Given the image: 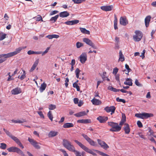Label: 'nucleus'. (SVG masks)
Here are the masks:
<instances>
[{"label":"nucleus","instance_id":"49530a36","mask_svg":"<svg viewBox=\"0 0 156 156\" xmlns=\"http://www.w3.org/2000/svg\"><path fill=\"white\" fill-rule=\"evenodd\" d=\"M73 86L74 87L76 88V89L77 91H80V87H79V86L77 85V84H76L75 83H73Z\"/></svg>","mask_w":156,"mask_h":156},{"label":"nucleus","instance_id":"423d86ee","mask_svg":"<svg viewBox=\"0 0 156 156\" xmlns=\"http://www.w3.org/2000/svg\"><path fill=\"white\" fill-rule=\"evenodd\" d=\"M153 115L152 113H136L135 114V116L137 118L142 119H146L149 117H153Z\"/></svg>","mask_w":156,"mask_h":156},{"label":"nucleus","instance_id":"bf43d9fd","mask_svg":"<svg viewBox=\"0 0 156 156\" xmlns=\"http://www.w3.org/2000/svg\"><path fill=\"white\" fill-rule=\"evenodd\" d=\"M138 135H139L140 137L141 138L143 139H146L144 135L142 134V133H141V132L138 133Z\"/></svg>","mask_w":156,"mask_h":156},{"label":"nucleus","instance_id":"69168bd1","mask_svg":"<svg viewBox=\"0 0 156 156\" xmlns=\"http://www.w3.org/2000/svg\"><path fill=\"white\" fill-rule=\"evenodd\" d=\"M145 52V50H144L143 51V52L141 53V55H140V56L142 58H143L144 57V54Z\"/></svg>","mask_w":156,"mask_h":156},{"label":"nucleus","instance_id":"2f4dec72","mask_svg":"<svg viewBox=\"0 0 156 156\" xmlns=\"http://www.w3.org/2000/svg\"><path fill=\"white\" fill-rule=\"evenodd\" d=\"M42 52L41 51H34L31 50H29L28 51L27 54L28 55H30L32 54H41Z\"/></svg>","mask_w":156,"mask_h":156},{"label":"nucleus","instance_id":"e2e57ef3","mask_svg":"<svg viewBox=\"0 0 156 156\" xmlns=\"http://www.w3.org/2000/svg\"><path fill=\"white\" fill-rule=\"evenodd\" d=\"M135 83L136 85L138 86H141V84L138 81V80L137 79H136L135 80Z\"/></svg>","mask_w":156,"mask_h":156},{"label":"nucleus","instance_id":"9d476101","mask_svg":"<svg viewBox=\"0 0 156 156\" xmlns=\"http://www.w3.org/2000/svg\"><path fill=\"white\" fill-rule=\"evenodd\" d=\"M82 136L89 143L90 145L93 146H95L96 145V143L91 139L87 135L84 134H82Z\"/></svg>","mask_w":156,"mask_h":156},{"label":"nucleus","instance_id":"680f3d73","mask_svg":"<svg viewBox=\"0 0 156 156\" xmlns=\"http://www.w3.org/2000/svg\"><path fill=\"white\" fill-rule=\"evenodd\" d=\"M64 23L67 25H72V20L66 21Z\"/></svg>","mask_w":156,"mask_h":156},{"label":"nucleus","instance_id":"13d9d810","mask_svg":"<svg viewBox=\"0 0 156 156\" xmlns=\"http://www.w3.org/2000/svg\"><path fill=\"white\" fill-rule=\"evenodd\" d=\"M79 22V21L77 20H72V25L77 24Z\"/></svg>","mask_w":156,"mask_h":156},{"label":"nucleus","instance_id":"6e6552de","mask_svg":"<svg viewBox=\"0 0 156 156\" xmlns=\"http://www.w3.org/2000/svg\"><path fill=\"white\" fill-rule=\"evenodd\" d=\"M83 41L91 47L94 49H97V47L95 46L94 44L93 43L92 41L89 38H84L83 39Z\"/></svg>","mask_w":156,"mask_h":156},{"label":"nucleus","instance_id":"f257e3e1","mask_svg":"<svg viewBox=\"0 0 156 156\" xmlns=\"http://www.w3.org/2000/svg\"><path fill=\"white\" fill-rule=\"evenodd\" d=\"M62 145L69 151L73 152L76 156H83L85 152H82L81 153L80 152L76 150L75 147L71 143L66 139H63L62 141Z\"/></svg>","mask_w":156,"mask_h":156},{"label":"nucleus","instance_id":"5fc2aeb1","mask_svg":"<svg viewBox=\"0 0 156 156\" xmlns=\"http://www.w3.org/2000/svg\"><path fill=\"white\" fill-rule=\"evenodd\" d=\"M137 125L138 127L139 128H142L143 126L142 124L139 120L137 121Z\"/></svg>","mask_w":156,"mask_h":156},{"label":"nucleus","instance_id":"dca6fc26","mask_svg":"<svg viewBox=\"0 0 156 156\" xmlns=\"http://www.w3.org/2000/svg\"><path fill=\"white\" fill-rule=\"evenodd\" d=\"M21 89L20 88L16 87L11 91V93L12 94L16 95L21 93Z\"/></svg>","mask_w":156,"mask_h":156},{"label":"nucleus","instance_id":"5701e85b","mask_svg":"<svg viewBox=\"0 0 156 156\" xmlns=\"http://www.w3.org/2000/svg\"><path fill=\"white\" fill-rule=\"evenodd\" d=\"M69 15V13L67 11H64L60 12L59 14V16L62 18L66 17Z\"/></svg>","mask_w":156,"mask_h":156},{"label":"nucleus","instance_id":"4d7b16f0","mask_svg":"<svg viewBox=\"0 0 156 156\" xmlns=\"http://www.w3.org/2000/svg\"><path fill=\"white\" fill-rule=\"evenodd\" d=\"M26 122V121L25 119H22L21 120H20L19 119L17 120V123H23V122Z\"/></svg>","mask_w":156,"mask_h":156},{"label":"nucleus","instance_id":"4be33fe9","mask_svg":"<svg viewBox=\"0 0 156 156\" xmlns=\"http://www.w3.org/2000/svg\"><path fill=\"white\" fill-rule=\"evenodd\" d=\"M39 62V59H37L36 60V61H35L34 64H33V66H32V67L31 68L30 70V72H32L33 70H34L36 67H37V65H38V63Z\"/></svg>","mask_w":156,"mask_h":156},{"label":"nucleus","instance_id":"7c9ffc66","mask_svg":"<svg viewBox=\"0 0 156 156\" xmlns=\"http://www.w3.org/2000/svg\"><path fill=\"white\" fill-rule=\"evenodd\" d=\"M46 37L50 39L53 38H57L58 37V35L56 34L49 35L47 36Z\"/></svg>","mask_w":156,"mask_h":156},{"label":"nucleus","instance_id":"864d4df0","mask_svg":"<svg viewBox=\"0 0 156 156\" xmlns=\"http://www.w3.org/2000/svg\"><path fill=\"white\" fill-rule=\"evenodd\" d=\"M125 68H126V69L128 70L127 74H128V75L129 72L131 71V70L129 68V66H128V65L126 64H125Z\"/></svg>","mask_w":156,"mask_h":156},{"label":"nucleus","instance_id":"603ef678","mask_svg":"<svg viewBox=\"0 0 156 156\" xmlns=\"http://www.w3.org/2000/svg\"><path fill=\"white\" fill-rule=\"evenodd\" d=\"M60 151L62 152L64 156H69L66 151L64 150L61 149H60Z\"/></svg>","mask_w":156,"mask_h":156},{"label":"nucleus","instance_id":"37998d69","mask_svg":"<svg viewBox=\"0 0 156 156\" xmlns=\"http://www.w3.org/2000/svg\"><path fill=\"white\" fill-rule=\"evenodd\" d=\"M5 133L10 138L11 137V136H12V135L9 132V131L6 130L5 128H3V129Z\"/></svg>","mask_w":156,"mask_h":156},{"label":"nucleus","instance_id":"c9c22d12","mask_svg":"<svg viewBox=\"0 0 156 156\" xmlns=\"http://www.w3.org/2000/svg\"><path fill=\"white\" fill-rule=\"evenodd\" d=\"M58 17V15H57L55 16L51 17L50 20V21H51L52 23L55 22L56 20Z\"/></svg>","mask_w":156,"mask_h":156},{"label":"nucleus","instance_id":"338daca9","mask_svg":"<svg viewBox=\"0 0 156 156\" xmlns=\"http://www.w3.org/2000/svg\"><path fill=\"white\" fill-rule=\"evenodd\" d=\"M73 101L75 104H77L78 103L79 99L77 98H74Z\"/></svg>","mask_w":156,"mask_h":156},{"label":"nucleus","instance_id":"72a5a7b5","mask_svg":"<svg viewBox=\"0 0 156 156\" xmlns=\"http://www.w3.org/2000/svg\"><path fill=\"white\" fill-rule=\"evenodd\" d=\"M15 142L22 149H23L24 148V146L22 145V143L20 141V140L18 138L16 139V140L15 141Z\"/></svg>","mask_w":156,"mask_h":156},{"label":"nucleus","instance_id":"39448f33","mask_svg":"<svg viewBox=\"0 0 156 156\" xmlns=\"http://www.w3.org/2000/svg\"><path fill=\"white\" fill-rule=\"evenodd\" d=\"M7 150L10 152H16L22 156H25L23 152L19 148L15 147H12L7 149Z\"/></svg>","mask_w":156,"mask_h":156},{"label":"nucleus","instance_id":"ddd939ff","mask_svg":"<svg viewBox=\"0 0 156 156\" xmlns=\"http://www.w3.org/2000/svg\"><path fill=\"white\" fill-rule=\"evenodd\" d=\"M80 62L84 64L87 60V55L85 53H83L80 56Z\"/></svg>","mask_w":156,"mask_h":156},{"label":"nucleus","instance_id":"58836bf2","mask_svg":"<svg viewBox=\"0 0 156 156\" xmlns=\"http://www.w3.org/2000/svg\"><path fill=\"white\" fill-rule=\"evenodd\" d=\"M47 115L49 119L52 121L53 120V117L52 115L51 112V111H49L48 112Z\"/></svg>","mask_w":156,"mask_h":156},{"label":"nucleus","instance_id":"1a4fd4ad","mask_svg":"<svg viewBox=\"0 0 156 156\" xmlns=\"http://www.w3.org/2000/svg\"><path fill=\"white\" fill-rule=\"evenodd\" d=\"M26 48V46L20 47L16 48L15 51L8 53L9 57L16 55L19 53L22 49H23Z\"/></svg>","mask_w":156,"mask_h":156},{"label":"nucleus","instance_id":"6e6d98bb","mask_svg":"<svg viewBox=\"0 0 156 156\" xmlns=\"http://www.w3.org/2000/svg\"><path fill=\"white\" fill-rule=\"evenodd\" d=\"M37 113L38 114V115H40V117L43 119L44 118V116L43 115V114L42 113V112L41 111L40 112H38Z\"/></svg>","mask_w":156,"mask_h":156},{"label":"nucleus","instance_id":"e433bc0d","mask_svg":"<svg viewBox=\"0 0 156 156\" xmlns=\"http://www.w3.org/2000/svg\"><path fill=\"white\" fill-rule=\"evenodd\" d=\"M33 18L37 21H40V20H41L42 21H43L42 17L40 15H38L37 16Z\"/></svg>","mask_w":156,"mask_h":156},{"label":"nucleus","instance_id":"412c9836","mask_svg":"<svg viewBox=\"0 0 156 156\" xmlns=\"http://www.w3.org/2000/svg\"><path fill=\"white\" fill-rule=\"evenodd\" d=\"M151 18V16H146L145 19V24L147 27H148L149 26Z\"/></svg>","mask_w":156,"mask_h":156},{"label":"nucleus","instance_id":"cd10ccee","mask_svg":"<svg viewBox=\"0 0 156 156\" xmlns=\"http://www.w3.org/2000/svg\"><path fill=\"white\" fill-rule=\"evenodd\" d=\"M58 134V132L51 131L48 133V136L49 137H54L57 135Z\"/></svg>","mask_w":156,"mask_h":156},{"label":"nucleus","instance_id":"393cba45","mask_svg":"<svg viewBox=\"0 0 156 156\" xmlns=\"http://www.w3.org/2000/svg\"><path fill=\"white\" fill-rule=\"evenodd\" d=\"M74 126V124L71 123H66L64 124L63 127L65 128H69Z\"/></svg>","mask_w":156,"mask_h":156},{"label":"nucleus","instance_id":"9b49d317","mask_svg":"<svg viewBox=\"0 0 156 156\" xmlns=\"http://www.w3.org/2000/svg\"><path fill=\"white\" fill-rule=\"evenodd\" d=\"M115 107L113 106L110 107L106 106L104 108V110L107 113H109L111 112V115H112L115 112Z\"/></svg>","mask_w":156,"mask_h":156},{"label":"nucleus","instance_id":"6ab92c4d","mask_svg":"<svg viewBox=\"0 0 156 156\" xmlns=\"http://www.w3.org/2000/svg\"><path fill=\"white\" fill-rule=\"evenodd\" d=\"M93 104L96 105H101L102 102L101 101L96 98H94L91 101Z\"/></svg>","mask_w":156,"mask_h":156},{"label":"nucleus","instance_id":"8fccbe9b","mask_svg":"<svg viewBox=\"0 0 156 156\" xmlns=\"http://www.w3.org/2000/svg\"><path fill=\"white\" fill-rule=\"evenodd\" d=\"M83 46V44L81 42H77L76 43V46L77 48H79Z\"/></svg>","mask_w":156,"mask_h":156},{"label":"nucleus","instance_id":"473e14b6","mask_svg":"<svg viewBox=\"0 0 156 156\" xmlns=\"http://www.w3.org/2000/svg\"><path fill=\"white\" fill-rule=\"evenodd\" d=\"M119 60L121 61L122 62H123L124 60V57L122 54V51H120L119 52Z\"/></svg>","mask_w":156,"mask_h":156},{"label":"nucleus","instance_id":"2eb2a0df","mask_svg":"<svg viewBox=\"0 0 156 156\" xmlns=\"http://www.w3.org/2000/svg\"><path fill=\"white\" fill-rule=\"evenodd\" d=\"M113 8L112 5L103 6L101 7V9L105 11H109L112 10Z\"/></svg>","mask_w":156,"mask_h":156},{"label":"nucleus","instance_id":"79ce46f5","mask_svg":"<svg viewBox=\"0 0 156 156\" xmlns=\"http://www.w3.org/2000/svg\"><path fill=\"white\" fill-rule=\"evenodd\" d=\"M0 148L2 149L5 150L6 148V144L5 143H1L0 144Z\"/></svg>","mask_w":156,"mask_h":156},{"label":"nucleus","instance_id":"0e129e2a","mask_svg":"<svg viewBox=\"0 0 156 156\" xmlns=\"http://www.w3.org/2000/svg\"><path fill=\"white\" fill-rule=\"evenodd\" d=\"M115 78L116 80L118 81V82L119 83V84H120V81L119 80V74H117L115 75Z\"/></svg>","mask_w":156,"mask_h":156},{"label":"nucleus","instance_id":"0eeeda50","mask_svg":"<svg viewBox=\"0 0 156 156\" xmlns=\"http://www.w3.org/2000/svg\"><path fill=\"white\" fill-rule=\"evenodd\" d=\"M28 140L36 149H39L41 148V146L39 145L41 144L40 143L37 142L33 139L30 138L29 137L28 138Z\"/></svg>","mask_w":156,"mask_h":156},{"label":"nucleus","instance_id":"f3484780","mask_svg":"<svg viewBox=\"0 0 156 156\" xmlns=\"http://www.w3.org/2000/svg\"><path fill=\"white\" fill-rule=\"evenodd\" d=\"M120 24L123 26H126L128 23L127 20L126 18L121 17L120 19Z\"/></svg>","mask_w":156,"mask_h":156},{"label":"nucleus","instance_id":"3c124183","mask_svg":"<svg viewBox=\"0 0 156 156\" xmlns=\"http://www.w3.org/2000/svg\"><path fill=\"white\" fill-rule=\"evenodd\" d=\"M116 100L117 101L122 102L124 103H125L126 102L125 100L124 99H120L119 98H116Z\"/></svg>","mask_w":156,"mask_h":156},{"label":"nucleus","instance_id":"b1692460","mask_svg":"<svg viewBox=\"0 0 156 156\" xmlns=\"http://www.w3.org/2000/svg\"><path fill=\"white\" fill-rule=\"evenodd\" d=\"M91 122V121L90 119H80L78 120L77 121L78 123H90Z\"/></svg>","mask_w":156,"mask_h":156},{"label":"nucleus","instance_id":"f704fd0d","mask_svg":"<svg viewBox=\"0 0 156 156\" xmlns=\"http://www.w3.org/2000/svg\"><path fill=\"white\" fill-rule=\"evenodd\" d=\"M108 90L114 92H117L119 91V89H117L115 88H114L111 86H109L108 87Z\"/></svg>","mask_w":156,"mask_h":156},{"label":"nucleus","instance_id":"aec40b11","mask_svg":"<svg viewBox=\"0 0 156 156\" xmlns=\"http://www.w3.org/2000/svg\"><path fill=\"white\" fill-rule=\"evenodd\" d=\"M126 118L125 114H122V118L120 122L119 126H122L123 124H124V123L126 122Z\"/></svg>","mask_w":156,"mask_h":156},{"label":"nucleus","instance_id":"20e7f679","mask_svg":"<svg viewBox=\"0 0 156 156\" xmlns=\"http://www.w3.org/2000/svg\"><path fill=\"white\" fill-rule=\"evenodd\" d=\"M135 34L133 36V39L136 42H138L141 40L143 37L142 33L139 30H136L135 32Z\"/></svg>","mask_w":156,"mask_h":156},{"label":"nucleus","instance_id":"ea45409f","mask_svg":"<svg viewBox=\"0 0 156 156\" xmlns=\"http://www.w3.org/2000/svg\"><path fill=\"white\" fill-rule=\"evenodd\" d=\"M97 153H98L100 155L102 156H110L108 154H105L103 152L99 151L98 150H95Z\"/></svg>","mask_w":156,"mask_h":156},{"label":"nucleus","instance_id":"7ed1b4c3","mask_svg":"<svg viewBox=\"0 0 156 156\" xmlns=\"http://www.w3.org/2000/svg\"><path fill=\"white\" fill-rule=\"evenodd\" d=\"M74 141L82 149L85 151L87 152L92 154L93 156H96L97 154L96 153H94L93 151L89 149L85 145H83L81 142L78 141L76 140H74Z\"/></svg>","mask_w":156,"mask_h":156},{"label":"nucleus","instance_id":"c03bdc74","mask_svg":"<svg viewBox=\"0 0 156 156\" xmlns=\"http://www.w3.org/2000/svg\"><path fill=\"white\" fill-rule=\"evenodd\" d=\"M80 72V70L79 68H77L75 71V73L76 74V77L77 78H79V74Z\"/></svg>","mask_w":156,"mask_h":156},{"label":"nucleus","instance_id":"de8ad7c7","mask_svg":"<svg viewBox=\"0 0 156 156\" xmlns=\"http://www.w3.org/2000/svg\"><path fill=\"white\" fill-rule=\"evenodd\" d=\"M26 73L25 71H23V73L20 78L21 80H23L26 77Z\"/></svg>","mask_w":156,"mask_h":156},{"label":"nucleus","instance_id":"bb28decb","mask_svg":"<svg viewBox=\"0 0 156 156\" xmlns=\"http://www.w3.org/2000/svg\"><path fill=\"white\" fill-rule=\"evenodd\" d=\"M126 81L124 82V84L125 85L129 86H132L133 83L132 82V80L129 78H127L126 80Z\"/></svg>","mask_w":156,"mask_h":156},{"label":"nucleus","instance_id":"4c0bfd02","mask_svg":"<svg viewBox=\"0 0 156 156\" xmlns=\"http://www.w3.org/2000/svg\"><path fill=\"white\" fill-rule=\"evenodd\" d=\"M6 34L3 33H0V41H2L6 38Z\"/></svg>","mask_w":156,"mask_h":156},{"label":"nucleus","instance_id":"052dcab7","mask_svg":"<svg viewBox=\"0 0 156 156\" xmlns=\"http://www.w3.org/2000/svg\"><path fill=\"white\" fill-rule=\"evenodd\" d=\"M118 69L116 67L113 69V73L115 75L118 72Z\"/></svg>","mask_w":156,"mask_h":156},{"label":"nucleus","instance_id":"c85d7f7f","mask_svg":"<svg viewBox=\"0 0 156 156\" xmlns=\"http://www.w3.org/2000/svg\"><path fill=\"white\" fill-rule=\"evenodd\" d=\"M46 86L47 84L44 83L41 84L39 89L40 92H43L45 90Z\"/></svg>","mask_w":156,"mask_h":156},{"label":"nucleus","instance_id":"a19ab883","mask_svg":"<svg viewBox=\"0 0 156 156\" xmlns=\"http://www.w3.org/2000/svg\"><path fill=\"white\" fill-rule=\"evenodd\" d=\"M74 3L76 4H80L83 2H85V0H72Z\"/></svg>","mask_w":156,"mask_h":156},{"label":"nucleus","instance_id":"a211bd4d","mask_svg":"<svg viewBox=\"0 0 156 156\" xmlns=\"http://www.w3.org/2000/svg\"><path fill=\"white\" fill-rule=\"evenodd\" d=\"M97 119L100 123H104L108 119V117L107 116H100L97 118Z\"/></svg>","mask_w":156,"mask_h":156},{"label":"nucleus","instance_id":"4468645a","mask_svg":"<svg viewBox=\"0 0 156 156\" xmlns=\"http://www.w3.org/2000/svg\"><path fill=\"white\" fill-rule=\"evenodd\" d=\"M123 128L125 131V133L126 134H128L129 133L130 129L129 125L128 123H124V126Z\"/></svg>","mask_w":156,"mask_h":156},{"label":"nucleus","instance_id":"f03ea898","mask_svg":"<svg viewBox=\"0 0 156 156\" xmlns=\"http://www.w3.org/2000/svg\"><path fill=\"white\" fill-rule=\"evenodd\" d=\"M108 126L112 128L109 130L111 132H119L121 129V126H119L118 123L112 122H108Z\"/></svg>","mask_w":156,"mask_h":156},{"label":"nucleus","instance_id":"09e8293b","mask_svg":"<svg viewBox=\"0 0 156 156\" xmlns=\"http://www.w3.org/2000/svg\"><path fill=\"white\" fill-rule=\"evenodd\" d=\"M2 57H5V58H8L9 57L8 53L7 54H2L0 55V58Z\"/></svg>","mask_w":156,"mask_h":156},{"label":"nucleus","instance_id":"f8f14e48","mask_svg":"<svg viewBox=\"0 0 156 156\" xmlns=\"http://www.w3.org/2000/svg\"><path fill=\"white\" fill-rule=\"evenodd\" d=\"M97 141L98 144L104 149L106 150L109 148V146L104 141L99 139H98Z\"/></svg>","mask_w":156,"mask_h":156},{"label":"nucleus","instance_id":"a878e982","mask_svg":"<svg viewBox=\"0 0 156 156\" xmlns=\"http://www.w3.org/2000/svg\"><path fill=\"white\" fill-rule=\"evenodd\" d=\"M87 115V113L85 111L81 112L74 114V115L77 117H80Z\"/></svg>","mask_w":156,"mask_h":156},{"label":"nucleus","instance_id":"a18cd8bd","mask_svg":"<svg viewBox=\"0 0 156 156\" xmlns=\"http://www.w3.org/2000/svg\"><path fill=\"white\" fill-rule=\"evenodd\" d=\"M56 108V106L55 105L51 104L49 105L48 108L49 110H54Z\"/></svg>","mask_w":156,"mask_h":156},{"label":"nucleus","instance_id":"774afa93","mask_svg":"<svg viewBox=\"0 0 156 156\" xmlns=\"http://www.w3.org/2000/svg\"><path fill=\"white\" fill-rule=\"evenodd\" d=\"M58 11L56 10H54L51 12L50 13V15H52L57 13Z\"/></svg>","mask_w":156,"mask_h":156},{"label":"nucleus","instance_id":"c756f323","mask_svg":"<svg viewBox=\"0 0 156 156\" xmlns=\"http://www.w3.org/2000/svg\"><path fill=\"white\" fill-rule=\"evenodd\" d=\"M80 29L81 32L83 34H90V31L89 30H87L85 28L80 27Z\"/></svg>","mask_w":156,"mask_h":156}]
</instances>
